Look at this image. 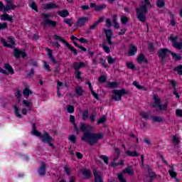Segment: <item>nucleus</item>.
Instances as JSON below:
<instances>
[{
  "mask_svg": "<svg viewBox=\"0 0 182 182\" xmlns=\"http://www.w3.org/2000/svg\"><path fill=\"white\" fill-rule=\"evenodd\" d=\"M89 125H86L85 123H81L80 124V130L82 132V136H81V140L82 141H87L90 146H95L99 143V140L105 138V135L100 133H94L89 131Z\"/></svg>",
  "mask_w": 182,
  "mask_h": 182,
  "instance_id": "obj_1",
  "label": "nucleus"
},
{
  "mask_svg": "<svg viewBox=\"0 0 182 182\" xmlns=\"http://www.w3.org/2000/svg\"><path fill=\"white\" fill-rule=\"evenodd\" d=\"M144 3L145 4L141 6L139 8L136 9V18L140 22H142L143 23L147 21V18L146 16H144L147 12H149V9L147 6H151L150 0H144Z\"/></svg>",
  "mask_w": 182,
  "mask_h": 182,
  "instance_id": "obj_2",
  "label": "nucleus"
},
{
  "mask_svg": "<svg viewBox=\"0 0 182 182\" xmlns=\"http://www.w3.org/2000/svg\"><path fill=\"white\" fill-rule=\"evenodd\" d=\"M124 95H130V91L126 90L124 88L121 90H114L112 91V98L115 102H120V100H122V97H123Z\"/></svg>",
  "mask_w": 182,
  "mask_h": 182,
  "instance_id": "obj_3",
  "label": "nucleus"
},
{
  "mask_svg": "<svg viewBox=\"0 0 182 182\" xmlns=\"http://www.w3.org/2000/svg\"><path fill=\"white\" fill-rule=\"evenodd\" d=\"M171 53V50L167 48H161L156 51V54L158 55L160 62L163 63L164 62V59L168 58Z\"/></svg>",
  "mask_w": 182,
  "mask_h": 182,
  "instance_id": "obj_4",
  "label": "nucleus"
},
{
  "mask_svg": "<svg viewBox=\"0 0 182 182\" xmlns=\"http://www.w3.org/2000/svg\"><path fill=\"white\" fill-rule=\"evenodd\" d=\"M53 39L55 41H59L60 42H62V43H64V45L67 46L69 50H70L71 52H73V53H74L75 56L77 55V50H76V48L72 46L69 43H68V41H66L62 37L59 36L58 34H54Z\"/></svg>",
  "mask_w": 182,
  "mask_h": 182,
  "instance_id": "obj_5",
  "label": "nucleus"
},
{
  "mask_svg": "<svg viewBox=\"0 0 182 182\" xmlns=\"http://www.w3.org/2000/svg\"><path fill=\"white\" fill-rule=\"evenodd\" d=\"M42 16L44 19L43 26L46 28V26H51V28H56V25L58 23L56 21L49 19L50 18V14H43Z\"/></svg>",
  "mask_w": 182,
  "mask_h": 182,
  "instance_id": "obj_6",
  "label": "nucleus"
},
{
  "mask_svg": "<svg viewBox=\"0 0 182 182\" xmlns=\"http://www.w3.org/2000/svg\"><path fill=\"white\" fill-rule=\"evenodd\" d=\"M153 99L155 103L152 105V107H158L159 110H167V103L161 105V100L159 97V95H154Z\"/></svg>",
  "mask_w": 182,
  "mask_h": 182,
  "instance_id": "obj_7",
  "label": "nucleus"
},
{
  "mask_svg": "<svg viewBox=\"0 0 182 182\" xmlns=\"http://www.w3.org/2000/svg\"><path fill=\"white\" fill-rule=\"evenodd\" d=\"M168 39L172 42V46L174 49H178V50H182V40L178 43V36H176L174 37L171 36Z\"/></svg>",
  "mask_w": 182,
  "mask_h": 182,
  "instance_id": "obj_8",
  "label": "nucleus"
},
{
  "mask_svg": "<svg viewBox=\"0 0 182 182\" xmlns=\"http://www.w3.org/2000/svg\"><path fill=\"white\" fill-rule=\"evenodd\" d=\"M40 140L42 143H50V141H53V137L47 132H43L40 136Z\"/></svg>",
  "mask_w": 182,
  "mask_h": 182,
  "instance_id": "obj_9",
  "label": "nucleus"
},
{
  "mask_svg": "<svg viewBox=\"0 0 182 182\" xmlns=\"http://www.w3.org/2000/svg\"><path fill=\"white\" fill-rule=\"evenodd\" d=\"M13 55L16 59H19V58H23V59H25L28 55H26V53L25 51L18 49V48H14L13 51Z\"/></svg>",
  "mask_w": 182,
  "mask_h": 182,
  "instance_id": "obj_10",
  "label": "nucleus"
},
{
  "mask_svg": "<svg viewBox=\"0 0 182 182\" xmlns=\"http://www.w3.org/2000/svg\"><path fill=\"white\" fill-rule=\"evenodd\" d=\"M89 21V18L84 16L80 18L76 23H74V28H82V26H84L85 23Z\"/></svg>",
  "mask_w": 182,
  "mask_h": 182,
  "instance_id": "obj_11",
  "label": "nucleus"
},
{
  "mask_svg": "<svg viewBox=\"0 0 182 182\" xmlns=\"http://www.w3.org/2000/svg\"><path fill=\"white\" fill-rule=\"evenodd\" d=\"M37 172L39 177H45L46 174V164L45 162L41 163V165L38 168Z\"/></svg>",
  "mask_w": 182,
  "mask_h": 182,
  "instance_id": "obj_12",
  "label": "nucleus"
},
{
  "mask_svg": "<svg viewBox=\"0 0 182 182\" xmlns=\"http://www.w3.org/2000/svg\"><path fill=\"white\" fill-rule=\"evenodd\" d=\"M90 8H94L95 11H96V12H100V11H103L104 9H106L107 5L103 4L101 5H96L95 3H90Z\"/></svg>",
  "mask_w": 182,
  "mask_h": 182,
  "instance_id": "obj_13",
  "label": "nucleus"
},
{
  "mask_svg": "<svg viewBox=\"0 0 182 182\" xmlns=\"http://www.w3.org/2000/svg\"><path fill=\"white\" fill-rule=\"evenodd\" d=\"M71 67L73 68L75 71H80L79 69L85 68L86 65L83 62H80V63L74 62L73 63Z\"/></svg>",
  "mask_w": 182,
  "mask_h": 182,
  "instance_id": "obj_14",
  "label": "nucleus"
},
{
  "mask_svg": "<svg viewBox=\"0 0 182 182\" xmlns=\"http://www.w3.org/2000/svg\"><path fill=\"white\" fill-rule=\"evenodd\" d=\"M42 8L44 9L45 11H49V9H56V8H59V6L53 3H48L43 4Z\"/></svg>",
  "mask_w": 182,
  "mask_h": 182,
  "instance_id": "obj_15",
  "label": "nucleus"
},
{
  "mask_svg": "<svg viewBox=\"0 0 182 182\" xmlns=\"http://www.w3.org/2000/svg\"><path fill=\"white\" fill-rule=\"evenodd\" d=\"M137 53V47L134 45H131L128 50V56H134Z\"/></svg>",
  "mask_w": 182,
  "mask_h": 182,
  "instance_id": "obj_16",
  "label": "nucleus"
},
{
  "mask_svg": "<svg viewBox=\"0 0 182 182\" xmlns=\"http://www.w3.org/2000/svg\"><path fill=\"white\" fill-rule=\"evenodd\" d=\"M136 60L139 64L143 63V62L144 63H149V59L146 58L143 53H141V54L138 56Z\"/></svg>",
  "mask_w": 182,
  "mask_h": 182,
  "instance_id": "obj_17",
  "label": "nucleus"
},
{
  "mask_svg": "<svg viewBox=\"0 0 182 182\" xmlns=\"http://www.w3.org/2000/svg\"><path fill=\"white\" fill-rule=\"evenodd\" d=\"M170 167V169L168 170L169 176H171V178H176L177 177V172H176L174 170V166L173 164L168 165Z\"/></svg>",
  "mask_w": 182,
  "mask_h": 182,
  "instance_id": "obj_18",
  "label": "nucleus"
},
{
  "mask_svg": "<svg viewBox=\"0 0 182 182\" xmlns=\"http://www.w3.org/2000/svg\"><path fill=\"white\" fill-rule=\"evenodd\" d=\"M171 55L173 60H175V62H178L182 60L181 54H180V53H177L171 51Z\"/></svg>",
  "mask_w": 182,
  "mask_h": 182,
  "instance_id": "obj_19",
  "label": "nucleus"
},
{
  "mask_svg": "<svg viewBox=\"0 0 182 182\" xmlns=\"http://www.w3.org/2000/svg\"><path fill=\"white\" fill-rule=\"evenodd\" d=\"M103 21H105V18L103 17H100L97 21H95L92 26H90V31H94V29H96L97 25L103 22Z\"/></svg>",
  "mask_w": 182,
  "mask_h": 182,
  "instance_id": "obj_20",
  "label": "nucleus"
},
{
  "mask_svg": "<svg viewBox=\"0 0 182 182\" xmlns=\"http://www.w3.org/2000/svg\"><path fill=\"white\" fill-rule=\"evenodd\" d=\"M93 173H94V177H95V182H102L103 181V179L102 178V176H100V174H99L97 173V170L94 169Z\"/></svg>",
  "mask_w": 182,
  "mask_h": 182,
  "instance_id": "obj_21",
  "label": "nucleus"
},
{
  "mask_svg": "<svg viewBox=\"0 0 182 182\" xmlns=\"http://www.w3.org/2000/svg\"><path fill=\"white\" fill-rule=\"evenodd\" d=\"M151 119L152 122H154V123H163L164 122V119L161 117L159 116H151Z\"/></svg>",
  "mask_w": 182,
  "mask_h": 182,
  "instance_id": "obj_22",
  "label": "nucleus"
},
{
  "mask_svg": "<svg viewBox=\"0 0 182 182\" xmlns=\"http://www.w3.org/2000/svg\"><path fill=\"white\" fill-rule=\"evenodd\" d=\"M112 23L115 29H119V28H120V25L117 23V15L116 14L112 16Z\"/></svg>",
  "mask_w": 182,
  "mask_h": 182,
  "instance_id": "obj_23",
  "label": "nucleus"
},
{
  "mask_svg": "<svg viewBox=\"0 0 182 182\" xmlns=\"http://www.w3.org/2000/svg\"><path fill=\"white\" fill-rule=\"evenodd\" d=\"M81 173L84 177L86 178H90V176H92V172H90V169H82L81 170Z\"/></svg>",
  "mask_w": 182,
  "mask_h": 182,
  "instance_id": "obj_24",
  "label": "nucleus"
},
{
  "mask_svg": "<svg viewBox=\"0 0 182 182\" xmlns=\"http://www.w3.org/2000/svg\"><path fill=\"white\" fill-rule=\"evenodd\" d=\"M33 92L31 90H30V89L28 87H26L23 90V95L24 96V97L26 99H28V97H29L30 95H32Z\"/></svg>",
  "mask_w": 182,
  "mask_h": 182,
  "instance_id": "obj_25",
  "label": "nucleus"
},
{
  "mask_svg": "<svg viewBox=\"0 0 182 182\" xmlns=\"http://www.w3.org/2000/svg\"><path fill=\"white\" fill-rule=\"evenodd\" d=\"M4 68L6 70H8L9 73L11 75H14L15 73V71L14 70V68H12V65L9 63L4 64Z\"/></svg>",
  "mask_w": 182,
  "mask_h": 182,
  "instance_id": "obj_26",
  "label": "nucleus"
},
{
  "mask_svg": "<svg viewBox=\"0 0 182 182\" xmlns=\"http://www.w3.org/2000/svg\"><path fill=\"white\" fill-rule=\"evenodd\" d=\"M15 9H16V6L6 5L4 8H3V12L5 14V12H9V11H15Z\"/></svg>",
  "mask_w": 182,
  "mask_h": 182,
  "instance_id": "obj_27",
  "label": "nucleus"
},
{
  "mask_svg": "<svg viewBox=\"0 0 182 182\" xmlns=\"http://www.w3.org/2000/svg\"><path fill=\"white\" fill-rule=\"evenodd\" d=\"M126 154L129 156V157H139V156H140V154H139L137 151H130L128 150L126 151Z\"/></svg>",
  "mask_w": 182,
  "mask_h": 182,
  "instance_id": "obj_28",
  "label": "nucleus"
},
{
  "mask_svg": "<svg viewBox=\"0 0 182 182\" xmlns=\"http://www.w3.org/2000/svg\"><path fill=\"white\" fill-rule=\"evenodd\" d=\"M32 134L34 136H37V137H40L42 136V133H41L39 131L36 130V124H33V129H32Z\"/></svg>",
  "mask_w": 182,
  "mask_h": 182,
  "instance_id": "obj_29",
  "label": "nucleus"
},
{
  "mask_svg": "<svg viewBox=\"0 0 182 182\" xmlns=\"http://www.w3.org/2000/svg\"><path fill=\"white\" fill-rule=\"evenodd\" d=\"M75 93L76 96H78L79 97H80V96H83V89H82V87H75Z\"/></svg>",
  "mask_w": 182,
  "mask_h": 182,
  "instance_id": "obj_30",
  "label": "nucleus"
},
{
  "mask_svg": "<svg viewBox=\"0 0 182 182\" xmlns=\"http://www.w3.org/2000/svg\"><path fill=\"white\" fill-rule=\"evenodd\" d=\"M58 14L59 16H61V18H66L69 16V11L68 10L59 11H58Z\"/></svg>",
  "mask_w": 182,
  "mask_h": 182,
  "instance_id": "obj_31",
  "label": "nucleus"
},
{
  "mask_svg": "<svg viewBox=\"0 0 182 182\" xmlns=\"http://www.w3.org/2000/svg\"><path fill=\"white\" fill-rule=\"evenodd\" d=\"M147 173L149 178H157V175L153 171V169L148 168Z\"/></svg>",
  "mask_w": 182,
  "mask_h": 182,
  "instance_id": "obj_32",
  "label": "nucleus"
},
{
  "mask_svg": "<svg viewBox=\"0 0 182 182\" xmlns=\"http://www.w3.org/2000/svg\"><path fill=\"white\" fill-rule=\"evenodd\" d=\"M89 119V109H86L83 111L82 114V119L85 122Z\"/></svg>",
  "mask_w": 182,
  "mask_h": 182,
  "instance_id": "obj_33",
  "label": "nucleus"
},
{
  "mask_svg": "<svg viewBox=\"0 0 182 182\" xmlns=\"http://www.w3.org/2000/svg\"><path fill=\"white\" fill-rule=\"evenodd\" d=\"M173 72H177L179 76H182V65L180 64L173 68Z\"/></svg>",
  "mask_w": 182,
  "mask_h": 182,
  "instance_id": "obj_34",
  "label": "nucleus"
},
{
  "mask_svg": "<svg viewBox=\"0 0 182 182\" xmlns=\"http://www.w3.org/2000/svg\"><path fill=\"white\" fill-rule=\"evenodd\" d=\"M123 173L124 174H130V176H134V171H133V169H132V168H130V166L124 169Z\"/></svg>",
  "mask_w": 182,
  "mask_h": 182,
  "instance_id": "obj_35",
  "label": "nucleus"
},
{
  "mask_svg": "<svg viewBox=\"0 0 182 182\" xmlns=\"http://www.w3.org/2000/svg\"><path fill=\"white\" fill-rule=\"evenodd\" d=\"M106 122H107V117H106V115H102L97 122V124H103V123H106Z\"/></svg>",
  "mask_w": 182,
  "mask_h": 182,
  "instance_id": "obj_36",
  "label": "nucleus"
},
{
  "mask_svg": "<svg viewBox=\"0 0 182 182\" xmlns=\"http://www.w3.org/2000/svg\"><path fill=\"white\" fill-rule=\"evenodd\" d=\"M22 104L23 105V106H25L26 107H28V110L31 111L32 110V107L31 106V103L30 101H28L26 100H23L22 101Z\"/></svg>",
  "mask_w": 182,
  "mask_h": 182,
  "instance_id": "obj_37",
  "label": "nucleus"
},
{
  "mask_svg": "<svg viewBox=\"0 0 182 182\" xmlns=\"http://www.w3.org/2000/svg\"><path fill=\"white\" fill-rule=\"evenodd\" d=\"M148 50L152 53H154V52H156V47H154V43H148Z\"/></svg>",
  "mask_w": 182,
  "mask_h": 182,
  "instance_id": "obj_38",
  "label": "nucleus"
},
{
  "mask_svg": "<svg viewBox=\"0 0 182 182\" xmlns=\"http://www.w3.org/2000/svg\"><path fill=\"white\" fill-rule=\"evenodd\" d=\"M108 87H110L111 89H116L117 86H119V82H109L107 83Z\"/></svg>",
  "mask_w": 182,
  "mask_h": 182,
  "instance_id": "obj_39",
  "label": "nucleus"
},
{
  "mask_svg": "<svg viewBox=\"0 0 182 182\" xmlns=\"http://www.w3.org/2000/svg\"><path fill=\"white\" fill-rule=\"evenodd\" d=\"M105 33L106 38H113V31L112 30L105 29Z\"/></svg>",
  "mask_w": 182,
  "mask_h": 182,
  "instance_id": "obj_40",
  "label": "nucleus"
},
{
  "mask_svg": "<svg viewBox=\"0 0 182 182\" xmlns=\"http://www.w3.org/2000/svg\"><path fill=\"white\" fill-rule=\"evenodd\" d=\"M156 6L158 8H164V6H166V1H164V0H157Z\"/></svg>",
  "mask_w": 182,
  "mask_h": 182,
  "instance_id": "obj_41",
  "label": "nucleus"
},
{
  "mask_svg": "<svg viewBox=\"0 0 182 182\" xmlns=\"http://www.w3.org/2000/svg\"><path fill=\"white\" fill-rule=\"evenodd\" d=\"M14 113L17 117L22 119V115L19 113V108L16 105H14Z\"/></svg>",
  "mask_w": 182,
  "mask_h": 182,
  "instance_id": "obj_42",
  "label": "nucleus"
},
{
  "mask_svg": "<svg viewBox=\"0 0 182 182\" xmlns=\"http://www.w3.org/2000/svg\"><path fill=\"white\" fill-rule=\"evenodd\" d=\"M107 59L109 65H113L116 63V58H113L112 55H108Z\"/></svg>",
  "mask_w": 182,
  "mask_h": 182,
  "instance_id": "obj_43",
  "label": "nucleus"
},
{
  "mask_svg": "<svg viewBox=\"0 0 182 182\" xmlns=\"http://www.w3.org/2000/svg\"><path fill=\"white\" fill-rule=\"evenodd\" d=\"M1 43H3V46H4V48H10L11 49L14 48L12 45L8 44V42L6 41V40H5V38H1Z\"/></svg>",
  "mask_w": 182,
  "mask_h": 182,
  "instance_id": "obj_44",
  "label": "nucleus"
},
{
  "mask_svg": "<svg viewBox=\"0 0 182 182\" xmlns=\"http://www.w3.org/2000/svg\"><path fill=\"white\" fill-rule=\"evenodd\" d=\"M139 114L141 117L145 119V120H147V119L150 117V112H140Z\"/></svg>",
  "mask_w": 182,
  "mask_h": 182,
  "instance_id": "obj_45",
  "label": "nucleus"
},
{
  "mask_svg": "<svg viewBox=\"0 0 182 182\" xmlns=\"http://www.w3.org/2000/svg\"><path fill=\"white\" fill-rule=\"evenodd\" d=\"M100 159H101V160H103V161L105 164H109V157H107V156L100 155Z\"/></svg>",
  "mask_w": 182,
  "mask_h": 182,
  "instance_id": "obj_46",
  "label": "nucleus"
},
{
  "mask_svg": "<svg viewBox=\"0 0 182 182\" xmlns=\"http://www.w3.org/2000/svg\"><path fill=\"white\" fill-rule=\"evenodd\" d=\"M74 73L75 75V79H77V80H82V72L75 71Z\"/></svg>",
  "mask_w": 182,
  "mask_h": 182,
  "instance_id": "obj_47",
  "label": "nucleus"
},
{
  "mask_svg": "<svg viewBox=\"0 0 182 182\" xmlns=\"http://www.w3.org/2000/svg\"><path fill=\"white\" fill-rule=\"evenodd\" d=\"M129 22V18H127V16H122L121 17V23H122V25H126V23H127Z\"/></svg>",
  "mask_w": 182,
  "mask_h": 182,
  "instance_id": "obj_48",
  "label": "nucleus"
},
{
  "mask_svg": "<svg viewBox=\"0 0 182 182\" xmlns=\"http://www.w3.org/2000/svg\"><path fill=\"white\" fill-rule=\"evenodd\" d=\"M170 83L171 85H172V89L173 90V92L177 91V82H176L174 80H170Z\"/></svg>",
  "mask_w": 182,
  "mask_h": 182,
  "instance_id": "obj_49",
  "label": "nucleus"
},
{
  "mask_svg": "<svg viewBox=\"0 0 182 182\" xmlns=\"http://www.w3.org/2000/svg\"><path fill=\"white\" fill-rule=\"evenodd\" d=\"M67 112L68 113H75V107L73 105H68L67 106Z\"/></svg>",
  "mask_w": 182,
  "mask_h": 182,
  "instance_id": "obj_50",
  "label": "nucleus"
},
{
  "mask_svg": "<svg viewBox=\"0 0 182 182\" xmlns=\"http://www.w3.org/2000/svg\"><path fill=\"white\" fill-rule=\"evenodd\" d=\"M127 68L131 69V70H134L136 69V65L133 64V63L129 62L127 63Z\"/></svg>",
  "mask_w": 182,
  "mask_h": 182,
  "instance_id": "obj_51",
  "label": "nucleus"
},
{
  "mask_svg": "<svg viewBox=\"0 0 182 182\" xmlns=\"http://www.w3.org/2000/svg\"><path fill=\"white\" fill-rule=\"evenodd\" d=\"M98 80L100 83H105L107 81V77L105 75H101L99 77Z\"/></svg>",
  "mask_w": 182,
  "mask_h": 182,
  "instance_id": "obj_52",
  "label": "nucleus"
},
{
  "mask_svg": "<svg viewBox=\"0 0 182 182\" xmlns=\"http://www.w3.org/2000/svg\"><path fill=\"white\" fill-rule=\"evenodd\" d=\"M64 23H66L68 25V26H72L73 25V21H72V18H65L64 19Z\"/></svg>",
  "mask_w": 182,
  "mask_h": 182,
  "instance_id": "obj_53",
  "label": "nucleus"
},
{
  "mask_svg": "<svg viewBox=\"0 0 182 182\" xmlns=\"http://www.w3.org/2000/svg\"><path fill=\"white\" fill-rule=\"evenodd\" d=\"M102 48L105 50V53H110V48L106 46V44L102 43Z\"/></svg>",
  "mask_w": 182,
  "mask_h": 182,
  "instance_id": "obj_54",
  "label": "nucleus"
},
{
  "mask_svg": "<svg viewBox=\"0 0 182 182\" xmlns=\"http://www.w3.org/2000/svg\"><path fill=\"white\" fill-rule=\"evenodd\" d=\"M4 29H8V23H0V31H4Z\"/></svg>",
  "mask_w": 182,
  "mask_h": 182,
  "instance_id": "obj_55",
  "label": "nucleus"
},
{
  "mask_svg": "<svg viewBox=\"0 0 182 182\" xmlns=\"http://www.w3.org/2000/svg\"><path fill=\"white\" fill-rule=\"evenodd\" d=\"M114 151L116 153V154L117 155V157L114 158V161H116V160H117L119 159V157H120V149H119V148H115L114 149Z\"/></svg>",
  "mask_w": 182,
  "mask_h": 182,
  "instance_id": "obj_56",
  "label": "nucleus"
},
{
  "mask_svg": "<svg viewBox=\"0 0 182 182\" xmlns=\"http://www.w3.org/2000/svg\"><path fill=\"white\" fill-rule=\"evenodd\" d=\"M68 140L71 141L73 144L76 143V136L72 134L68 136Z\"/></svg>",
  "mask_w": 182,
  "mask_h": 182,
  "instance_id": "obj_57",
  "label": "nucleus"
},
{
  "mask_svg": "<svg viewBox=\"0 0 182 182\" xmlns=\"http://www.w3.org/2000/svg\"><path fill=\"white\" fill-rule=\"evenodd\" d=\"M100 62L104 68H109V65H107V63H106V60H105L104 58H100Z\"/></svg>",
  "mask_w": 182,
  "mask_h": 182,
  "instance_id": "obj_58",
  "label": "nucleus"
},
{
  "mask_svg": "<svg viewBox=\"0 0 182 182\" xmlns=\"http://www.w3.org/2000/svg\"><path fill=\"white\" fill-rule=\"evenodd\" d=\"M0 18H1V21H7L8 20V18H9V14L5 13L4 14H1L0 16Z\"/></svg>",
  "mask_w": 182,
  "mask_h": 182,
  "instance_id": "obj_59",
  "label": "nucleus"
},
{
  "mask_svg": "<svg viewBox=\"0 0 182 182\" xmlns=\"http://www.w3.org/2000/svg\"><path fill=\"white\" fill-rule=\"evenodd\" d=\"M172 141H173V143H176V146H177V144H180V139H178V137H177V136L176 135L173 136Z\"/></svg>",
  "mask_w": 182,
  "mask_h": 182,
  "instance_id": "obj_60",
  "label": "nucleus"
},
{
  "mask_svg": "<svg viewBox=\"0 0 182 182\" xmlns=\"http://www.w3.org/2000/svg\"><path fill=\"white\" fill-rule=\"evenodd\" d=\"M31 8L36 11V12H39V11L38 10V6L36 5V3H35V1L31 2Z\"/></svg>",
  "mask_w": 182,
  "mask_h": 182,
  "instance_id": "obj_61",
  "label": "nucleus"
},
{
  "mask_svg": "<svg viewBox=\"0 0 182 182\" xmlns=\"http://www.w3.org/2000/svg\"><path fill=\"white\" fill-rule=\"evenodd\" d=\"M132 85L135 86V87L138 88L139 90H141V89H143V86L139 85V82L137 81H134Z\"/></svg>",
  "mask_w": 182,
  "mask_h": 182,
  "instance_id": "obj_62",
  "label": "nucleus"
},
{
  "mask_svg": "<svg viewBox=\"0 0 182 182\" xmlns=\"http://www.w3.org/2000/svg\"><path fill=\"white\" fill-rule=\"evenodd\" d=\"M118 180L120 182H127L126 179H124V177L123 176V173H119L118 174Z\"/></svg>",
  "mask_w": 182,
  "mask_h": 182,
  "instance_id": "obj_63",
  "label": "nucleus"
},
{
  "mask_svg": "<svg viewBox=\"0 0 182 182\" xmlns=\"http://www.w3.org/2000/svg\"><path fill=\"white\" fill-rule=\"evenodd\" d=\"M176 115L177 116V117H182V109H176Z\"/></svg>",
  "mask_w": 182,
  "mask_h": 182,
  "instance_id": "obj_64",
  "label": "nucleus"
}]
</instances>
